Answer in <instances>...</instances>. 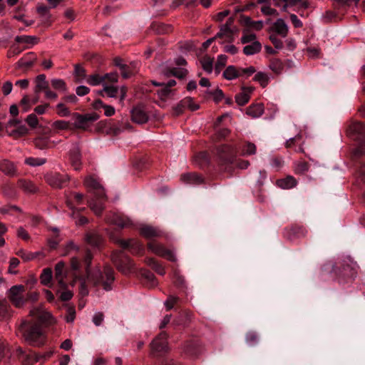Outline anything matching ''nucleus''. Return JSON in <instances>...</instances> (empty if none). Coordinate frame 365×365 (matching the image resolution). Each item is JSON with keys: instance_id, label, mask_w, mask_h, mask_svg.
Masks as SVG:
<instances>
[{"instance_id": "41", "label": "nucleus", "mask_w": 365, "mask_h": 365, "mask_svg": "<svg viewBox=\"0 0 365 365\" xmlns=\"http://www.w3.org/2000/svg\"><path fill=\"white\" fill-rule=\"evenodd\" d=\"M19 186L28 192H34L36 190L34 185L31 181L20 180L18 182Z\"/></svg>"}, {"instance_id": "53", "label": "nucleus", "mask_w": 365, "mask_h": 365, "mask_svg": "<svg viewBox=\"0 0 365 365\" xmlns=\"http://www.w3.org/2000/svg\"><path fill=\"white\" fill-rule=\"evenodd\" d=\"M183 103H185V107H187L192 111H195L199 109L200 106L198 104L195 103L192 98H185L183 99Z\"/></svg>"}, {"instance_id": "40", "label": "nucleus", "mask_w": 365, "mask_h": 365, "mask_svg": "<svg viewBox=\"0 0 365 365\" xmlns=\"http://www.w3.org/2000/svg\"><path fill=\"white\" fill-rule=\"evenodd\" d=\"M200 63L205 71H206L208 73H210L212 72L213 64L212 58L205 56L200 60Z\"/></svg>"}, {"instance_id": "10", "label": "nucleus", "mask_w": 365, "mask_h": 365, "mask_svg": "<svg viewBox=\"0 0 365 365\" xmlns=\"http://www.w3.org/2000/svg\"><path fill=\"white\" fill-rule=\"evenodd\" d=\"M30 315L36 320L42 323H51L52 315L41 307H36L30 311Z\"/></svg>"}, {"instance_id": "3", "label": "nucleus", "mask_w": 365, "mask_h": 365, "mask_svg": "<svg viewBox=\"0 0 365 365\" xmlns=\"http://www.w3.org/2000/svg\"><path fill=\"white\" fill-rule=\"evenodd\" d=\"M86 277L88 281L94 285H98L101 283L103 285L106 291L111 289V283L114 281L113 270L109 267H105L103 274L101 270L96 267L94 270L86 269Z\"/></svg>"}, {"instance_id": "39", "label": "nucleus", "mask_w": 365, "mask_h": 365, "mask_svg": "<svg viewBox=\"0 0 365 365\" xmlns=\"http://www.w3.org/2000/svg\"><path fill=\"white\" fill-rule=\"evenodd\" d=\"M254 80L257 81L263 88L266 87L269 83V76L263 72H258L255 74Z\"/></svg>"}, {"instance_id": "62", "label": "nucleus", "mask_w": 365, "mask_h": 365, "mask_svg": "<svg viewBox=\"0 0 365 365\" xmlns=\"http://www.w3.org/2000/svg\"><path fill=\"white\" fill-rule=\"evenodd\" d=\"M31 106V99L28 96H24L21 101V106L24 112H27Z\"/></svg>"}, {"instance_id": "50", "label": "nucleus", "mask_w": 365, "mask_h": 365, "mask_svg": "<svg viewBox=\"0 0 365 365\" xmlns=\"http://www.w3.org/2000/svg\"><path fill=\"white\" fill-rule=\"evenodd\" d=\"M232 34L231 28L228 24H224L220 27V31L216 34L215 38H220L222 36H230Z\"/></svg>"}, {"instance_id": "23", "label": "nucleus", "mask_w": 365, "mask_h": 365, "mask_svg": "<svg viewBox=\"0 0 365 365\" xmlns=\"http://www.w3.org/2000/svg\"><path fill=\"white\" fill-rule=\"evenodd\" d=\"M180 180L187 185H199L202 182V178L195 173H186L181 175Z\"/></svg>"}, {"instance_id": "33", "label": "nucleus", "mask_w": 365, "mask_h": 365, "mask_svg": "<svg viewBox=\"0 0 365 365\" xmlns=\"http://www.w3.org/2000/svg\"><path fill=\"white\" fill-rule=\"evenodd\" d=\"M240 75V71L234 66H229L223 72L224 78L229 81L237 78Z\"/></svg>"}, {"instance_id": "37", "label": "nucleus", "mask_w": 365, "mask_h": 365, "mask_svg": "<svg viewBox=\"0 0 365 365\" xmlns=\"http://www.w3.org/2000/svg\"><path fill=\"white\" fill-rule=\"evenodd\" d=\"M15 41L18 43H23L26 44L35 45L37 43V38L33 36H17Z\"/></svg>"}, {"instance_id": "24", "label": "nucleus", "mask_w": 365, "mask_h": 365, "mask_svg": "<svg viewBox=\"0 0 365 365\" xmlns=\"http://www.w3.org/2000/svg\"><path fill=\"white\" fill-rule=\"evenodd\" d=\"M162 75H163L165 77H170V76H176L179 78H184L187 73V71L185 68H173L168 70H163L161 71Z\"/></svg>"}, {"instance_id": "52", "label": "nucleus", "mask_w": 365, "mask_h": 365, "mask_svg": "<svg viewBox=\"0 0 365 365\" xmlns=\"http://www.w3.org/2000/svg\"><path fill=\"white\" fill-rule=\"evenodd\" d=\"M246 342L250 345H255L258 341V337L255 332L254 331H249L245 337Z\"/></svg>"}, {"instance_id": "5", "label": "nucleus", "mask_w": 365, "mask_h": 365, "mask_svg": "<svg viewBox=\"0 0 365 365\" xmlns=\"http://www.w3.org/2000/svg\"><path fill=\"white\" fill-rule=\"evenodd\" d=\"M74 126L77 128L83 130L87 129L91 123L98 119V115L96 113L86 114L84 115L75 113L73 115Z\"/></svg>"}, {"instance_id": "2", "label": "nucleus", "mask_w": 365, "mask_h": 365, "mask_svg": "<svg viewBox=\"0 0 365 365\" xmlns=\"http://www.w3.org/2000/svg\"><path fill=\"white\" fill-rule=\"evenodd\" d=\"M19 331L30 345L40 346L45 341L44 334L38 324L24 322L20 325Z\"/></svg>"}, {"instance_id": "28", "label": "nucleus", "mask_w": 365, "mask_h": 365, "mask_svg": "<svg viewBox=\"0 0 365 365\" xmlns=\"http://www.w3.org/2000/svg\"><path fill=\"white\" fill-rule=\"evenodd\" d=\"M1 170L8 175H14L16 173V167L13 163L4 160L0 163Z\"/></svg>"}, {"instance_id": "12", "label": "nucleus", "mask_w": 365, "mask_h": 365, "mask_svg": "<svg viewBox=\"0 0 365 365\" xmlns=\"http://www.w3.org/2000/svg\"><path fill=\"white\" fill-rule=\"evenodd\" d=\"M149 249L155 254L163 257L170 261H175L176 257L174 252L171 250H166L162 245L155 242H150L148 245Z\"/></svg>"}, {"instance_id": "34", "label": "nucleus", "mask_w": 365, "mask_h": 365, "mask_svg": "<svg viewBox=\"0 0 365 365\" xmlns=\"http://www.w3.org/2000/svg\"><path fill=\"white\" fill-rule=\"evenodd\" d=\"M86 242L92 247H98L101 243V237L97 233H88L86 237Z\"/></svg>"}, {"instance_id": "43", "label": "nucleus", "mask_w": 365, "mask_h": 365, "mask_svg": "<svg viewBox=\"0 0 365 365\" xmlns=\"http://www.w3.org/2000/svg\"><path fill=\"white\" fill-rule=\"evenodd\" d=\"M257 150L256 145L252 143H246L242 149V154L243 155H250L255 154Z\"/></svg>"}, {"instance_id": "47", "label": "nucleus", "mask_w": 365, "mask_h": 365, "mask_svg": "<svg viewBox=\"0 0 365 365\" xmlns=\"http://www.w3.org/2000/svg\"><path fill=\"white\" fill-rule=\"evenodd\" d=\"M257 36L255 34L248 33L247 31H243V34L241 38V42L244 44L257 41Z\"/></svg>"}, {"instance_id": "9", "label": "nucleus", "mask_w": 365, "mask_h": 365, "mask_svg": "<svg viewBox=\"0 0 365 365\" xmlns=\"http://www.w3.org/2000/svg\"><path fill=\"white\" fill-rule=\"evenodd\" d=\"M68 272L66 270V264L63 261L58 262L55 266V279L58 282L61 288L66 287L67 284L65 282Z\"/></svg>"}, {"instance_id": "17", "label": "nucleus", "mask_w": 365, "mask_h": 365, "mask_svg": "<svg viewBox=\"0 0 365 365\" xmlns=\"http://www.w3.org/2000/svg\"><path fill=\"white\" fill-rule=\"evenodd\" d=\"M69 159L74 170H78L81 165V156L78 146L74 145L69 151Z\"/></svg>"}, {"instance_id": "46", "label": "nucleus", "mask_w": 365, "mask_h": 365, "mask_svg": "<svg viewBox=\"0 0 365 365\" xmlns=\"http://www.w3.org/2000/svg\"><path fill=\"white\" fill-rule=\"evenodd\" d=\"M103 91L106 95L110 98H115L118 92V88L113 86H108L106 83H103Z\"/></svg>"}, {"instance_id": "18", "label": "nucleus", "mask_w": 365, "mask_h": 365, "mask_svg": "<svg viewBox=\"0 0 365 365\" xmlns=\"http://www.w3.org/2000/svg\"><path fill=\"white\" fill-rule=\"evenodd\" d=\"M36 11L43 24L48 26L51 25L52 16L48 6L43 4L38 5L36 7Z\"/></svg>"}, {"instance_id": "1", "label": "nucleus", "mask_w": 365, "mask_h": 365, "mask_svg": "<svg viewBox=\"0 0 365 365\" xmlns=\"http://www.w3.org/2000/svg\"><path fill=\"white\" fill-rule=\"evenodd\" d=\"M85 186L93 192L96 199L88 201L91 210L96 215H100L104 209L102 198L105 196V191L99 182L93 177H88L84 181Z\"/></svg>"}, {"instance_id": "7", "label": "nucleus", "mask_w": 365, "mask_h": 365, "mask_svg": "<svg viewBox=\"0 0 365 365\" xmlns=\"http://www.w3.org/2000/svg\"><path fill=\"white\" fill-rule=\"evenodd\" d=\"M168 349L167 335L162 332L151 343V353L153 355H160Z\"/></svg>"}, {"instance_id": "54", "label": "nucleus", "mask_w": 365, "mask_h": 365, "mask_svg": "<svg viewBox=\"0 0 365 365\" xmlns=\"http://www.w3.org/2000/svg\"><path fill=\"white\" fill-rule=\"evenodd\" d=\"M142 275L145 279H147L151 287H154L157 284L155 277L152 272L149 271H144Z\"/></svg>"}, {"instance_id": "64", "label": "nucleus", "mask_w": 365, "mask_h": 365, "mask_svg": "<svg viewBox=\"0 0 365 365\" xmlns=\"http://www.w3.org/2000/svg\"><path fill=\"white\" fill-rule=\"evenodd\" d=\"M227 60V57L226 55L221 54V55L218 56L217 60L216 62V65H215L216 68H220L221 67L225 66L226 64Z\"/></svg>"}, {"instance_id": "61", "label": "nucleus", "mask_w": 365, "mask_h": 365, "mask_svg": "<svg viewBox=\"0 0 365 365\" xmlns=\"http://www.w3.org/2000/svg\"><path fill=\"white\" fill-rule=\"evenodd\" d=\"M153 85L155 86H165L170 88L171 87L175 86L176 81L173 79L168 81L167 83L165 82H158L156 81H151Z\"/></svg>"}, {"instance_id": "29", "label": "nucleus", "mask_w": 365, "mask_h": 365, "mask_svg": "<svg viewBox=\"0 0 365 365\" xmlns=\"http://www.w3.org/2000/svg\"><path fill=\"white\" fill-rule=\"evenodd\" d=\"M296 185L297 181L292 176H287L277 181V185L282 189H290L294 187Z\"/></svg>"}, {"instance_id": "25", "label": "nucleus", "mask_w": 365, "mask_h": 365, "mask_svg": "<svg viewBox=\"0 0 365 365\" xmlns=\"http://www.w3.org/2000/svg\"><path fill=\"white\" fill-rule=\"evenodd\" d=\"M252 87L243 88L242 93L235 96V101L239 106H244L250 100V94L252 92Z\"/></svg>"}, {"instance_id": "14", "label": "nucleus", "mask_w": 365, "mask_h": 365, "mask_svg": "<svg viewBox=\"0 0 365 365\" xmlns=\"http://www.w3.org/2000/svg\"><path fill=\"white\" fill-rule=\"evenodd\" d=\"M17 353L22 361V365H33L41 359V356L36 355L34 352L31 351L26 352L21 348L17 349Z\"/></svg>"}, {"instance_id": "44", "label": "nucleus", "mask_w": 365, "mask_h": 365, "mask_svg": "<svg viewBox=\"0 0 365 365\" xmlns=\"http://www.w3.org/2000/svg\"><path fill=\"white\" fill-rule=\"evenodd\" d=\"M46 162L45 158H27L25 159V163L32 167L40 166L43 165Z\"/></svg>"}, {"instance_id": "60", "label": "nucleus", "mask_w": 365, "mask_h": 365, "mask_svg": "<svg viewBox=\"0 0 365 365\" xmlns=\"http://www.w3.org/2000/svg\"><path fill=\"white\" fill-rule=\"evenodd\" d=\"M58 114L61 116L65 117L70 115V111L67 107L63 103H58L57 105Z\"/></svg>"}, {"instance_id": "32", "label": "nucleus", "mask_w": 365, "mask_h": 365, "mask_svg": "<svg viewBox=\"0 0 365 365\" xmlns=\"http://www.w3.org/2000/svg\"><path fill=\"white\" fill-rule=\"evenodd\" d=\"M53 272L51 268H45L43 269L40 276V280L42 284L51 287Z\"/></svg>"}, {"instance_id": "42", "label": "nucleus", "mask_w": 365, "mask_h": 365, "mask_svg": "<svg viewBox=\"0 0 365 365\" xmlns=\"http://www.w3.org/2000/svg\"><path fill=\"white\" fill-rule=\"evenodd\" d=\"M148 264L152 267L153 269L155 270L156 272H158L160 275H163L165 272L164 270L163 267L157 261H155L154 259H148L147 261Z\"/></svg>"}, {"instance_id": "58", "label": "nucleus", "mask_w": 365, "mask_h": 365, "mask_svg": "<svg viewBox=\"0 0 365 365\" xmlns=\"http://www.w3.org/2000/svg\"><path fill=\"white\" fill-rule=\"evenodd\" d=\"M269 40L277 49H281L283 47V42L277 38L275 34L269 36Z\"/></svg>"}, {"instance_id": "30", "label": "nucleus", "mask_w": 365, "mask_h": 365, "mask_svg": "<svg viewBox=\"0 0 365 365\" xmlns=\"http://www.w3.org/2000/svg\"><path fill=\"white\" fill-rule=\"evenodd\" d=\"M264 113V108L261 104H257L250 106L246 113L252 118H259Z\"/></svg>"}, {"instance_id": "49", "label": "nucleus", "mask_w": 365, "mask_h": 365, "mask_svg": "<svg viewBox=\"0 0 365 365\" xmlns=\"http://www.w3.org/2000/svg\"><path fill=\"white\" fill-rule=\"evenodd\" d=\"M269 68L276 73L279 74L282 73L284 66L280 60H273L269 66Z\"/></svg>"}, {"instance_id": "57", "label": "nucleus", "mask_w": 365, "mask_h": 365, "mask_svg": "<svg viewBox=\"0 0 365 365\" xmlns=\"http://www.w3.org/2000/svg\"><path fill=\"white\" fill-rule=\"evenodd\" d=\"M72 217L76 218V224L77 225H83L88 222V219L86 217L83 216H79L77 215L76 210H72Z\"/></svg>"}, {"instance_id": "16", "label": "nucleus", "mask_w": 365, "mask_h": 365, "mask_svg": "<svg viewBox=\"0 0 365 365\" xmlns=\"http://www.w3.org/2000/svg\"><path fill=\"white\" fill-rule=\"evenodd\" d=\"M270 31L284 38L288 34L289 27L282 19H278L273 23Z\"/></svg>"}, {"instance_id": "56", "label": "nucleus", "mask_w": 365, "mask_h": 365, "mask_svg": "<svg viewBox=\"0 0 365 365\" xmlns=\"http://www.w3.org/2000/svg\"><path fill=\"white\" fill-rule=\"evenodd\" d=\"M185 108V103H183V100L180 101L177 105L173 107V113L175 115H179L182 113L184 108Z\"/></svg>"}, {"instance_id": "26", "label": "nucleus", "mask_w": 365, "mask_h": 365, "mask_svg": "<svg viewBox=\"0 0 365 365\" xmlns=\"http://www.w3.org/2000/svg\"><path fill=\"white\" fill-rule=\"evenodd\" d=\"M35 145L40 150L51 148L53 146V142L47 136H41L35 140Z\"/></svg>"}, {"instance_id": "4", "label": "nucleus", "mask_w": 365, "mask_h": 365, "mask_svg": "<svg viewBox=\"0 0 365 365\" xmlns=\"http://www.w3.org/2000/svg\"><path fill=\"white\" fill-rule=\"evenodd\" d=\"M217 155L222 164L232 163L235 156V150L227 145H222L217 148Z\"/></svg>"}, {"instance_id": "15", "label": "nucleus", "mask_w": 365, "mask_h": 365, "mask_svg": "<svg viewBox=\"0 0 365 365\" xmlns=\"http://www.w3.org/2000/svg\"><path fill=\"white\" fill-rule=\"evenodd\" d=\"M113 261L118 270L125 274L130 273L133 269V262L128 257H122L120 259L113 258Z\"/></svg>"}, {"instance_id": "6", "label": "nucleus", "mask_w": 365, "mask_h": 365, "mask_svg": "<svg viewBox=\"0 0 365 365\" xmlns=\"http://www.w3.org/2000/svg\"><path fill=\"white\" fill-rule=\"evenodd\" d=\"M25 291L23 285H15L10 288L8 292V297L10 301L17 307H21L24 304V299L22 297Z\"/></svg>"}, {"instance_id": "8", "label": "nucleus", "mask_w": 365, "mask_h": 365, "mask_svg": "<svg viewBox=\"0 0 365 365\" xmlns=\"http://www.w3.org/2000/svg\"><path fill=\"white\" fill-rule=\"evenodd\" d=\"M47 182L55 188H61L68 182V177L66 174L57 173H50L46 176Z\"/></svg>"}, {"instance_id": "27", "label": "nucleus", "mask_w": 365, "mask_h": 365, "mask_svg": "<svg viewBox=\"0 0 365 365\" xmlns=\"http://www.w3.org/2000/svg\"><path fill=\"white\" fill-rule=\"evenodd\" d=\"M261 49V43L259 41H254L243 48V53L247 56H251L259 53Z\"/></svg>"}, {"instance_id": "51", "label": "nucleus", "mask_w": 365, "mask_h": 365, "mask_svg": "<svg viewBox=\"0 0 365 365\" xmlns=\"http://www.w3.org/2000/svg\"><path fill=\"white\" fill-rule=\"evenodd\" d=\"M34 58L27 59L26 58H22L18 61L17 66L20 68H26L31 67L34 64Z\"/></svg>"}, {"instance_id": "11", "label": "nucleus", "mask_w": 365, "mask_h": 365, "mask_svg": "<svg viewBox=\"0 0 365 365\" xmlns=\"http://www.w3.org/2000/svg\"><path fill=\"white\" fill-rule=\"evenodd\" d=\"M131 119L135 123L143 124L148 122L149 116L143 106H137L131 110Z\"/></svg>"}, {"instance_id": "48", "label": "nucleus", "mask_w": 365, "mask_h": 365, "mask_svg": "<svg viewBox=\"0 0 365 365\" xmlns=\"http://www.w3.org/2000/svg\"><path fill=\"white\" fill-rule=\"evenodd\" d=\"M51 86L53 88L62 91H66V85L63 80L59 78H53L51 80Z\"/></svg>"}, {"instance_id": "63", "label": "nucleus", "mask_w": 365, "mask_h": 365, "mask_svg": "<svg viewBox=\"0 0 365 365\" xmlns=\"http://www.w3.org/2000/svg\"><path fill=\"white\" fill-rule=\"evenodd\" d=\"M16 255L22 258L24 261H30L32 260V255L30 252H26L24 250H19Z\"/></svg>"}, {"instance_id": "35", "label": "nucleus", "mask_w": 365, "mask_h": 365, "mask_svg": "<svg viewBox=\"0 0 365 365\" xmlns=\"http://www.w3.org/2000/svg\"><path fill=\"white\" fill-rule=\"evenodd\" d=\"M104 81H105L104 76H101L98 74H93V75L89 76L86 78V82L92 86H96L100 84H102L103 86V83H106Z\"/></svg>"}, {"instance_id": "22", "label": "nucleus", "mask_w": 365, "mask_h": 365, "mask_svg": "<svg viewBox=\"0 0 365 365\" xmlns=\"http://www.w3.org/2000/svg\"><path fill=\"white\" fill-rule=\"evenodd\" d=\"M84 195L80 192H71L66 196V203L71 210H74L73 203L80 205L82 203Z\"/></svg>"}, {"instance_id": "59", "label": "nucleus", "mask_w": 365, "mask_h": 365, "mask_svg": "<svg viewBox=\"0 0 365 365\" xmlns=\"http://www.w3.org/2000/svg\"><path fill=\"white\" fill-rule=\"evenodd\" d=\"M26 121L33 128H36L38 123V118L34 113L29 115L26 119Z\"/></svg>"}, {"instance_id": "31", "label": "nucleus", "mask_w": 365, "mask_h": 365, "mask_svg": "<svg viewBox=\"0 0 365 365\" xmlns=\"http://www.w3.org/2000/svg\"><path fill=\"white\" fill-rule=\"evenodd\" d=\"M48 84L46 80V76L44 74L38 75L36 78V93H39L42 91H45L48 88Z\"/></svg>"}, {"instance_id": "45", "label": "nucleus", "mask_w": 365, "mask_h": 365, "mask_svg": "<svg viewBox=\"0 0 365 365\" xmlns=\"http://www.w3.org/2000/svg\"><path fill=\"white\" fill-rule=\"evenodd\" d=\"M309 169V165L304 161H299L295 163L294 172L297 174H303Z\"/></svg>"}, {"instance_id": "55", "label": "nucleus", "mask_w": 365, "mask_h": 365, "mask_svg": "<svg viewBox=\"0 0 365 365\" xmlns=\"http://www.w3.org/2000/svg\"><path fill=\"white\" fill-rule=\"evenodd\" d=\"M75 74L77 81H82L86 78V71L84 68L78 65L75 66Z\"/></svg>"}, {"instance_id": "20", "label": "nucleus", "mask_w": 365, "mask_h": 365, "mask_svg": "<svg viewBox=\"0 0 365 365\" xmlns=\"http://www.w3.org/2000/svg\"><path fill=\"white\" fill-rule=\"evenodd\" d=\"M118 242L123 248H130L133 253H139L143 250L142 245L133 239L128 240H119Z\"/></svg>"}, {"instance_id": "36", "label": "nucleus", "mask_w": 365, "mask_h": 365, "mask_svg": "<svg viewBox=\"0 0 365 365\" xmlns=\"http://www.w3.org/2000/svg\"><path fill=\"white\" fill-rule=\"evenodd\" d=\"M350 130L359 135L365 136V124L361 122L353 123L350 125Z\"/></svg>"}, {"instance_id": "21", "label": "nucleus", "mask_w": 365, "mask_h": 365, "mask_svg": "<svg viewBox=\"0 0 365 365\" xmlns=\"http://www.w3.org/2000/svg\"><path fill=\"white\" fill-rule=\"evenodd\" d=\"M107 220L108 222L115 224L121 228L128 227L131 224L129 218L118 214H113L112 216L108 217Z\"/></svg>"}, {"instance_id": "13", "label": "nucleus", "mask_w": 365, "mask_h": 365, "mask_svg": "<svg viewBox=\"0 0 365 365\" xmlns=\"http://www.w3.org/2000/svg\"><path fill=\"white\" fill-rule=\"evenodd\" d=\"M162 88L157 91V94L159 97V106L162 108H165L168 105V101L174 99L175 95V90L169 88L168 87L161 86Z\"/></svg>"}, {"instance_id": "38", "label": "nucleus", "mask_w": 365, "mask_h": 365, "mask_svg": "<svg viewBox=\"0 0 365 365\" xmlns=\"http://www.w3.org/2000/svg\"><path fill=\"white\" fill-rule=\"evenodd\" d=\"M9 317V305L6 299H0V320Z\"/></svg>"}, {"instance_id": "19", "label": "nucleus", "mask_w": 365, "mask_h": 365, "mask_svg": "<svg viewBox=\"0 0 365 365\" xmlns=\"http://www.w3.org/2000/svg\"><path fill=\"white\" fill-rule=\"evenodd\" d=\"M140 233L147 238H151L162 236L163 232L158 227L150 225H143L140 228Z\"/></svg>"}]
</instances>
